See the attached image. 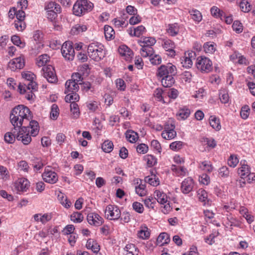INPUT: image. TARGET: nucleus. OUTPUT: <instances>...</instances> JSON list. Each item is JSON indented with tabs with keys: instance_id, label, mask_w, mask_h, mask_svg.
I'll use <instances>...</instances> for the list:
<instances>
[{
	"instance_id": "obj_1",
	"label": "nucleus",
	"mask_w": 255,
	"mask_h": 255,
	"mask_svg": "<svg viewBox=\"0 0 255 255\" xmlns=\"http://www.w3.org/2000/svg\"><path fill=\"white\" fill-rule=\"evenodd\" d=\"M30 110L23 105L14 108L10 115V121L15 130H20L24 126H29L32 120Z\"/></svg>"
},
{
	"instance_id": "obj_2",
	"label": "nucleus",
	"mask_w": 255,
	"mask_h": 255,
	"mask_svg": "<svg viewBox=\"0 0 255 255\" xmlns=\"http://www.w3.org/2000/svg\"><path fill=\"white\" fill-rule=\"evenodd\" d=\"M39 132L38 123L37 121L31 120L29 126H24L16 133V139L21 140L25 144H28L31 141V135L35 136Z\"/></svg>"
},
{
	"instance_id": "obj_3",
	"label": "nucleus",
	"mask_w": 255,
	"mask_h": 255,
	"mask_svg": "<svg viewBox=\"0 0 255 255\" xmlns=\"http://www.w3.org/2000/svg\"><path fill=\"white\" fill-rule=\"evenodd\" d=\"M22 76L24 79L23 84L19 83L18 86V90L21 94H23L26 91V88L29 90L32 89L34 91H37V84L33 81L35 76L30 72H26L22 73Z\"/></svg>"
},
{
	"instance_id": "obj_4",
	"label": "nucleus",
	"mask_w": 255,
	"mask_h": 255,
	"mask_svg": "<svg viewBox=\"0 0 255 255\" xmlns=\"http://www.w3.org/2000/svg\"><path fill=\"white\" fill-rule=\"evenodd\" d=\"M104 46L98 43H92L87 48V52L90 58L98 62L105 57V52L104 50Z\"/></svg>"
},
{
	"instance_id": "obj_5",
	"label": "nucleus",
	"mask_w": 255,
	"mask_h": 255,
	"mask_svg": "<svg viewBox=\"0 0 255 255\" xmlns=\"http://www.w3.org/2000/svg\"><path fill=\"white\" fill-rule=\"evenodd\" d=\"M93 6V3L87 0H77L73 5V12L75 15L80 16L91 11Z\"/></svg>"
},
{
	"instance_id": "obj_6",
	"label": "nucleus",
	"mask_w": 255,
	"mask_h": 255,
	"mask_svg": "<svg viewBox=\"0 0 255 255\" xmlns=\"http://www.w3.org/2000/svg\"><path fill=\"white\" fill-rule=\"evenodd\" d=\"M156 42L155 39L153 37H144L142 40L138 41V43L142 47L140 53L143 57L151 56L153 53V49L152 47Z\"/></svg>"
},
{
	"instance_id": "obj_7",
	"label": "nucleus",
	"mask_w": 255,
	"mask_h": 255,
	"mask_svg": "<svg viewBox=\"0 0 255 255\" xmlns=\"http://www.w3.org/2000/svg\"><path fill=\"white\" fill-rule=\"evenodd\" d=\"M240 186H242V184H245L246 182L251 183L253 181H255V175L251 173L250 168L249 165L244 163H240Z\"/></svg>"
},
{
	"instance_id": "obj_8",
	"label": "nucleus",
	"mask_w": 255,
	"mask_h": 255,
	"mask_svg": "<svg viewBox=\"0 0 255 255\" xmlns=\"http://www.w3.org/2000/svg\"><path fill=\"white\" fill-rule=\"evenodd\" d=\"M196 66L202 73H209L212 70V62L204 56L198 57L196 59Z\"/></svg>"
},
{
	"instance_id": "obj_9",
	"label": "nucleus",
	"mask_w": 255,
	"mask_h": 255,
	"mask_svg": "<svg viewBox=\"0 0 255 255\" xmlns=\"http://www.w3.org/2000/svg\"><path fill=\"white\" fill-rule=\"evenodd\" d=\"M177 69L175 66L172 63H168L166 65H162L158 67L157 76L160 78L165 77L170 75H176Z\"/></svg>"
},
{
	"instance_id": "obj_10",
	"label": "nucleus",
	"mask_w": 255,
	"mask_h": 255,
	"mask_svg": "<svg viewBox=\"0 0 255 255\" xmlns=\"http://www.w3.org/2000/svg\"><path fill=\"white\" fill-rule=\"evenodd\" d=\"M61 53L65 59L72 60L75 56V51L72 46V42L69 41L65 42L62 46Z\"/></svg>"
},
{
	"instance_id": "obj_11",
	"label": "nucleus",
	"mask_w": 255,
	"mask_h": 255,
	"mask_svg": "<svg viewBox=\"0 0 255 255\" xmlns=\"http://www.w3.org/2000/svg\"><path fill=\"white\" fill-rule=\"evenodd\" d=\"M121 215V211L117 206L109 205L106 208L105 215L110 220H118Z\"/></svg>"
},
{
	"instance_id": "obj_12",
	"label": "nucleus",
	"mask_w": 255,
	"mask_h": 255,
	"mask_svg": "<svg viewBox=\"0 0 255 255\" xmlns=\"http://www.w3.org/2000/svg\"><path fill=\"white\" fill-rule=\"evenodd\" d=\"M42 70L43 71L42 75L48 82L54 83L57 81V78L53 66L48 65L46 67H44L42 68Z\"/></svg>"
},
{
	"instance_id": "obj_13",
	"label": "nucleus",
	"mask_w": 255,
	"mask_h": 255,
	"mask_svg": "<svg viewBox=\"0 0 255 255\" xmlns=\"http://www.w3.org/2000/svg\"><path fill=\"white\" fill-rule=\"evenodd\" d=\"M43 179L47 183L50 184L55 183L58 181L57 173L51 170L50 166H47L42 174Z\"/></svg>"
},
{
	"instance_id": "obj_14",
	"label": "nucleus",
	"mask_w": 255,
	"mask_h": 255,
	"mask_svg": "<svg viewBox=\"0 0 255 255\" xmlns=\"http://www.w3.org/2000/svg\"><path fill=\"white\" fill-rule=\"evenodd\" d=\"M87 220L89 224L99 227L104 223L103 219L97 213L91 212L88 214Z\"/></svg>"
},
{
	"instance_id": "obj_15",
	"label": "nucleus",
	"mask_w": 255,
	"mask_h": 255,
	"mask_svg": "<svg viewBox=\"0 0 255 255\" xmlns=\"http://www.w3.org/2000/svg\"><path fill=\"white\" fill-rule=\"evenodd\" d=\"M29 186V182L24 178L18 179L14 185V188L17 192L26 191Z\"/></svg>"
},
{
	"instance_id": "obj_16",
	"label": "nucleus",
	"mask_w": 255,
	"mask_h": 255,
	"mask_svg": "<svg viewBox=\"0 0 255 255\" xmlns=\"http://www.w3.org/2000/svg\"><path fill=\"white\" fill-rule=\"evenodd\" d=\"M194 183L191 177L185 179L181 183V190L183 193L188 194L190 193L193 188Z\"/></svg>"
},
{
	"instance_id": "obj_17",
	"label": "nucleus",
	"mask_w": 255,
	"mask_h": 255,
	"mask_svg": "<svg viewBox=\"0 0 255 255\" xmlns=\"http://www.w3.org/2000/svg\"><path fill=\"white\" fill-rule=\"evenodd\" d=\"M24 66L23 58L19 57L12 59L8 64V68L11 71H15L16 69H21Z\"/></svg>"
},
{
	"instance_id": "obj_18",
	"label": "nucleus",
	"mask_w": 255,
	"mask_h": 255,
	"mask_svg": "<svg viewBox=\"0 0 255 255\" xmlns=\"http://www.w3.org/2000/svg\"><path fill=\"white\" fill-rule=\"evenodd\" d=\"M118 51L120 54L124 57L125 59L127 61H130L133 56V52L125 45L120 46Z\"/></svg>"
},
{
	"instance_id": "obj_19",
	"label": "nucleus",
	"mask_w": 255,
	"mask_h": 255,
	"mask_svg": "<svg viewBox=\"0 0 255 255\" xmlns=\"http://www.w3.org/2000/svg\"><path fill=\"white\" fill-rule=\"evenodd\" d=\"M162 46L164 49L169 52L168 55L172 57L175 55V52L174 48L175 47L174 42L169 39L164 40Z\"/></svg>"
},
{
	"instance_id": "obj_20",
	"label": "nucleus",
	"mask_w": 255,
	"mask_h": 255,
	"mask_svg": "<svg viewBox=\"0 0 255 255\" xmlns=\"http://www.w3.org/2000/svg\"><path fill=\"white\" fill-rule=\"evenodd\" d=\"M81 83H76L74 81L69 80L65 83V93L77 92L79 90V85Z\"/></svg>"
},
{
	"instance_id": "obj_21",
	"label": "nucleus",
	"mask_w": 255,
	"mask_h": 255,
	"mask_svg": "<svg viewBox=\"0 0 255 255\" xmlns=\"http://www.w3.org/2000/svg\"><path fill=\"white\" fill-rule=\"evenodd\" d=\"M175 75H170L162 78L161 82L162 85L164 87H171L175 82L173 76Z\"/></svg>"
},
{
	"instance_id": "obj_22",
	"label": "nucleus",
	"mask_w": 255,
	"mask_h": 255,
	"mask_svg": "<svg viewBox=\"0 0 255 255\" xmlns=\"http://www.w3.org/2000/svg\"><path fill=\"white\" fill-rule=\"evenodd\" d=\"M240 214L246 219L248 223L250 224L254 221V217L249 213L247 209L244 207H240Z\"/></svg>"
},
{
	"instance_id": "obj_23",
	"label": "nucleus",
	"mask_w": 255,
	"mask_h": 255,
	"mask_svg": "<svg viewBox=\"0 0 255 255\" xmlns=\"http://www.w3.org/2000/svg\"><path fill=\"white\" fill-rule=\"evenodd\" d=\"M154 194L157 201L161 204H164L167 202V196L165 193L159 190H156L154 192Z\"/></svg>"
},
{
	"instance_id": "obj_24",
	"label": "nucleus",
	"mask_w": 255,
	"mask_h": 255,
	"mask_svg": "<svg viewBox=\"0 0 255 255\" xmlns=\"http://www.w3.org/2000/svg\"><path fill=\"white\" fill-rule=\"evenodd\" d=\"M167 33L171 36H174L176 35L179 30V27L177 23L170 24L168 25L166 29Z\"/></svg>"
},
{
	"instance_id": "obj_25",
	"label": "nucleus",
	"mask_w": 255,
	"mask_h": 255,
	"mask_svg": "<svg viewBox=\"0 0 255 255\" xmlns=\"http://www.w3.org/2000/svg\"><path fill=\"white\" fill-rule=\"evenodd\" d=\"M145 181L153 186H157L160 183L158 178L152 172L151 176H148L145 178Z\"/></svg>"
},
{
	"instance_id": "obj_26",
	"label": "nucleus",
	"mask_w": 255,
	"mask_h": 255,
	"mask_svg": "<svg viewBox=\"0 0 255 255\" xmlns=\"http://www.w3.org/2000/svg\"><path fill=\"white\" fill-rule=\"evenodd\" d=\"M170 241L169 235L166 233L160 234L157 238V242L160 246L168 244Z\"/></svg>"
},
{
	"instance_id": "obj_27",
	"label": "nucleus",
	"mask_w": 255,
	"mask_h": 255,
	"mask_svg": "<svg viewBox=\"0 0 255 255\" xmlns=\"http://www.w3.org/2000/svg\"><path fill=\"white\" fill-rule=\"evenodd\" d=\"M18 130H12V132H7L5 134L4 140L5 142L8 143H12L14 142L15 138H16V133Z\"/></svg>"
},
{
	"instance_id": "obj_28",
	"label": "nucleus",
	"mask_w": 255,
	"mask_h": 255,
	"mask_svg": "<svg viewBox=\"0 0 255 255\" xmlns=\"http://www.w3.org/2000/svg\"><path fill=\"white\" fill-rule=\"evenodd\" d=\"M124 250L126 252V255H138L137 249L134 244L127 245Z\"/></svg>"
},
{
	"instance_id": "obj_29",
	"label": "nucleus",
	"mask_w": 255,
	"mask_h": 255,
	"mask_svg": "<svg viewBox=\"0 0 255 255\" xmlns=\"http://www.w3.org/2000/svg\"><path fill=\"white\" fill-rule=\"evenodd\" d=\"M47 11H61V6L54 1H51L48 2L45 7Z\"/></svg>"
},
{
	"instance_id": "obj_30",
	"label": "nucleus",
	"mask_w": 255,
	"mask_h": 255,
	"mask_svg": "<svg viewBox=\"0 0 255 255\" xmlns=\"http://www.w3.org/2000/svg\"><path fill=\"white\" fill-rule=\"evenodd\" d=\"M199 167L202 170L208 172H211L213 167L210 161H204L199 164Z\"/></svg>"
},
{
	"instance_id": "obj_31",
	"label": "nucleus",
	"mask_w": 255,
	"mask_h": 255,
	"mask_svg": "<svg viewBox=\"0 0 255 255\" xmlns=\"http://www.w3.org/2000/svg\"><path fill=\"white\" fill-rule=\"evenodd\" d=\"M67 95L65 98L66 102L72 103L78 101L79 100V96L76 92H71L66 93Z\"/></svg>"
},
{
	"instance_id": "obj_32",
	"label": "nucleus",
	"mask_w": 255,
	"mask_h": 255,
	"mask_svg": "<svg viewBox=\"0 0 255 255\" xmlns=\"http://www.w3.org/2000/svg\"><path fill=\"white\" fill-rule=\"evenodd\" d=\"M210 126L216 130H219L221 129V126L220 125V121L216 117L211 116L209 118Z\"/></svg>"
},
{
	"instance_id": "obj_33",
	"label": "nucleus",
	"mask_w": 255,
	"mask_h": 255,
	"mask_svg": "<svg viewBox=\"0 0 255 255\" xmlns=\"http://www.w3.org/2000/svg\"><path fill=\"white\" fill-rule=\"evenodd\" d=\"M145 28L143 25H140L134 28L133 33L132 34V30L130 29L129 34L132 36L139 37L145 32Z\"/></svg>"
},
{
	"instance_id": "obj_34",
	"label": "nucleus",
	"mask_w": 255,
	"mask_h": 255,
	"mask_svg": "<svg viewBox=\"0 0 255 255\" xmlns=\"http://www.w3.org/2000/svg\"><path fill=\"white\" fill-rule=\"evenodd\" d=\"M203 48L206 53L212 54L216 50V44L213 42H206L204 44Z\"/></svg>"
},
{
	"instance_id": "obj_35",
	"label": "nucleus",
	"mask_w": 255,
	"mask_h": 255,
	"mask_svg": "<svg viewBox=\"0 0 255 255\" xmlns=\"http://www.w3.org/2000/svg\"><path fill=\"white\" fill-rule=\"evenodd\" d=\"M190 114L189 109L186 108H183L179 110L176 115L181 120L187 119Z\"/></svg>"
},
{
	"instance_id": "obj_36",
	"label": "nucleus",
	"mask_w": 255,
	"mask_h": 255,
	"mask_svg": "<svg viewBox=\"0 0 255 255\" xmlns=\"http://www.w3.org/2000/svg\"><path fill=\"white\" fill-rule=\"evenodd\" d=\"M197 195L199 201L206 204L207 202H208V195L207 192L203 189H199L197 191Z\"/></svg>"
},
{
	"instance_id": "obj_37",
	"label": "nucleus",
	"mask_w": 255,
	"mask_h": 255,
	"mask_svg": "<svg viewBox=\"0 0 255 255\" xmlns=\"http://www.w3.org/2000/svg\"><path fill=\"white\" fill-rule=\"evenodd\" d=\"M126 137L128 140L131 143L136 142L138 137L137 133L132 130L127 131L126 132Z\"/></svg>"
},
{
	"instance_id": "obj_38",
	"label": "nucleus",
	"mask_w": 255,
	"mask_h": 255,
	"mask_svg": "<svg viewBox=\"0 0 255 255\" xmlns=\"http://www.w3.org/2000/svg\"><path fill=\"white\" fill-rule=\"evenodd\" d=\"M105 36L107 39H112L114 38L115 31L112 27L105 25L104 27Z\"/></svg>"
},
{
	"instance_id": "obj_39",
	"label": "nucleus",
	"mask_w": 255,
	"mask_h": 255,
	"mask_svg": "<svg viewBox=\"0 0 255 255\" xmlns=\"http://www.w3.org/2000/svg\"><path fill=\"white\" fill-rule=\"evenodd\" d=\"M169 131H163L161 133L162 137L167 140H170L176 136V131L174 130L170 129Z\"/></svg>"
},
{
	"instance_id": "obj_40",
	"label": "nucleus",
	"mask_w": 255,
	"mask_h": 255,
	"mask_svg": "<svg viewBox=\"0 0 255 255\" xmlns=\"http://www.w3.org/2000/svg\"><path fill=\"white\" fill-rule=\"evenodd\" d=\"M144 159L148 167H152L157 163V159L155 156L150 154L144 156Z\"/></svg>"
},
{
	"instance_id": "obj_41",
	"label": "nucleus",
	"mask_w": 255,
	"mask_h": 255,
	"mask_svg": "<svg viewBox=\"0 0 255 255\" xmlns=\"http://www.w3.org/2000/svg\"><path fill=\"white\" fill-rule=\"evenodd\" d=\"M114 147V144L110 140H106L105 141L102 145V148L103 150L107 153L111 152Z\"/></svg>"
},
{
	"instance_id": "obj_42",
	"label": "nucleus",
	"mask_w": 255,
	"mask_h": 255,
	"mask_svg": "<svg viewBox=\"0 0 255 255\" xmlns=\"http://www.w3.org/2000/svg\"><path fill=\"white\" fill-rule=\"evenodd\" d=\"M59 115V108L57 105L53 104L51 107L50 118L53 120L57 119Z\"/></svg>"
},
{
	"instance_id": "obj_43",
	"label": "nucleus",
	"mask_w": 255,
	"mask_h": 255,
	"mask_svg": "<svg viewBox=\"0 0 255 255\" xmlns=\"http://www.w3.org/2000/svg\"><path fill=\"white\" fill-rule=\"evenodd\" d=\"M49 56L47 54H43L38 57L36 64L39 67H41L44 65L48 61Z\"/></svg>"
},
{
	"instance_id": "obj_44",
	"label": "nucleus",
	"mask_w": 255,
	"mask_h": 255,
	"mask_svg": "<svg viewBox=\"0 0 255 255\" xmlns=\"http://www.w3.org/2000/svg\"><path fill=\"white\" fill-rule=\"evenodd\" d=\"M58 198L60 201V203L66 208H68L70 207L71 203L68 200L66 197L62 193H60L58 195Z\"/></svg>"
},
{
	"instance_id": "obj_45",
	"label": "nucleus",
	"mask_w": 255,
	"mask_h": 255,
	"mask_svg": "<svg viewBox=\"0 0 255 255\" xmlns=\"http://www.w3.org/2000/svg\"><path fill=\"white\" fill-rule=\"evenodd\" d=\"M172 171L176 172L179 175L184 176L186 175L187 172V169L183 166H176L175 165H173L172 166Z\"/></svg>"
},
{
	"instance_id": "obj_46",
	"label": "nucleus",
	"mask_w": 255,
	"mask_h": 255,
	"mask_svg": "<svg viewBox=\"0 0 255 255\" xmlns=\"http://www.w3.org/2000/svg\"><path fill=\"white\" fill-rule=\"evenodd\" d=\"M40 214V222L43 224H45L47 222L50 221L52 218V214L51 213H47L44 214Z\"/></svg>"
},
{
	"instance_id": "obj_47",
	"label": "nucleus",
	"mask_w": 255,
	"mask_h": 255,
	"mask_svg": "<svg viewBox=\"0 0 255 255\" xmlns=\"http://www.w3.org/2000/svg\"><path fill=\"white\" fill-rule=\"evenodd\" d=\"M83 216L79 212H74L71 216V220L75 223H80L83 220Z\"/></svg>"
},
{
	"instance_id": "obj_48",
	"label": "nucleus",
	"mask_w": 255,
	"mask_h": 255,
	"mask_svg": "<svg viewBox=\"0 0 255 255\" xmlns=\"http://www.w3.org/2000/svg\"><path fill=\"white\" fill-rule=\"evenodd\" d=\"M239 160L237 155H231L228 160V164L230 167H235L239 163Z\"/></svg>"
},
{
	"instance_id": "obj_49",
	"label": "nucleus",
	"mask_w": 255,
	"mask_h": 255,
	"mask_svg": "<svg viewBox=\"0 0 255 255\" xmlns=\"http://www.w3.org/2000/svg\"><path fill=\"white\" fill-rule=\"evenodd\" d=\"M149 57V61L153 65H159L161 63V57L160 56L157 54H155L153 55V54Z\"/></svg>"
},
{
	"instance_id": "obj_50",
	"label": "nucleus",
	"mask_w": 255,
	"mask_h": 255,
	"mask_svg": "<svg viewBox=\"0 0 255 255\" xmlns=\"http://www.w3.org/2000/svg\"><path fill=\"white\" fill-rule=\"evenodd\" d=\"M155 200L156 198H153L152 197L150 196L144 200V203L146 207L153 209L154 204L156 203Z\"/></svg>"
},
{
	"instance_id": "obj_51",
	"label": "nucleus",
	"mask_w": 255,
	"mask_h": 255,
	"mask_svg": "<svg viewBox=\"0 0 255 255\" xmlns=\"http://www.w3.org/2000/svg\"><path fill=\"white\" fill-rule=\"evenodd\" d=\"M135 192L140 196H143L145 195L146 191L145 185L140 183L138 186H136Z\"/></svg>"
},
{
	"instance_id": "obj_52",
	"label": "nucleus",
	"mask_w": 255,
	"mask_h": 255,
	"mask_svg": "<svg viewBox=\"0 0 255 255\" xmlns=\"http://www.w3.org/2000/svg\"><path fill=\"white\" fill-rule=\"evenodd\" d=\"M188 57L186 56L183 57V59L182 60L181 62L183 67L185 68H190L193 64L192 61L189 56V54H188Z\"/></svg>"
},
{
	"instance_id": "obj_53",
	"label": "nucleus",
	"mask_w": 255,
	"mask_h": 255,
	"mask_svg": "<svg viewBox=\"0 0 255 255\" xmlns=\"http://www.w3.org/2000/svg\"><path fill=\"white\" fill-rule=\"evenodd\" d=\"M11 40L14 45L18 46L21 48L25 46V43L22 42L19 37L17 35H13L11 38Z\"/></svg>"
},
{
	"instance_id": "obj_54",
	"label": "nucleus",
	"mask_w": 255,
	"mask_h": 255,
	"mask_svg": "<svg viewBox=\"0 0 255 255\" xmlns=\"http://www.w3.org/2000/svg\"><path fill=\"white\" fill-rule=\"evenodd\" d=\"M240 9L244 12H248L251 9V5L247 1H242L240 2Z\"/></svg>"
},
{
	"instance_id": "obj_55",
	"label": "nucleus",
	"mask_w": 255,
	"mask_h": 255,
	"mask_svg": "<svg viewBox=\"0 0 255 255\" xmlns=\"http://www.w3.org/2000/svg\"><path fill=\"white\" fill-rule=\"evenodd\" d=\"M219 97L221 102L226 104L228 102L229 97L228 94L224 90H222L219 93Z\"/></svg>"
},
{
	"instance_id": "obj_56",
	"label": "nucleus",
	"mask_w": 255,
	"mask_h": 255,
	"mask_svg": "<svg viewBox=\"0 0 255 255\" xmlns=\"http://www.w3.org/2000/svg\"><path fill=\"white\" fill-rule=\"evenodd\" d=\"M250 108L248 106L246 105L242 108L240 111V116L243 119H246L248 118L250 112Z\"/></svg>"
},
{
	"instance_id": "obj_57",
	"label": "nucleus",
	"mask_w": 255,
	"mask_h": 255,
	"mask_svg": "<svg viewBox=\"0 0 255 255\" xmlns=\"http://www.w3.org/2000/svg\"><path fill=\"white\" fill-rule=\"evenodd\" d=\"M133 210L138 213H142L144 211V207L142 204L138 202H134L132 204Z\"/></svg>"
},
{
	"instance_id": "obj_58",
	"label": "nucleus",
	"mask_w": 255,
	"mask_h": 255,
	"mask_svg": "<svg viewBox=\"0 0 255 255\" xmlns=\"http://www.w3.org/2000/svg\"><path fill=\"white\" fill-rule=\"evenodd\" d=\"M70 109L71 112L73 113L74 117L76 118L79 116L80 113L78 106L75 102H72L70 104Z\"/></svg>"
},
{
	"instance_id": "obj_59",
	"label": "nucleus",
	"mask_w": 255,
	"mask_h": 255,
	"mask_svg": "<svg viewBox=\"0 0 255 255\" xmlns=\"http://www.w3.org/2000/svg\"><path fill=\"white\" fill-rule=\"evenodd\" d=\"M192 18L196 21L199 22L202 19V15L199 11L197 10H192L191 13Z\"/></svg>"
},
{
	"instance_id": "obj_60",
	"label": "nucleus",
	"mask_w": 255,
	"mask_h": 255,
	"mask_svg": "<svg viewBox=\"0 0 255 255\" xmlns=\"http://www.w3.org/2000/svg\"><path fill=\"white\" fill-rule=\"evenodd\" d=\"M183 142L180 141H177L172 142L170 145V148L173 150H178L182 148Z\"/></svg>"
},
{
	"instance_id": "obj_61",
	"label": "nucleus",
	"mask_w": 255,
	"mask_h": 255,
	"mask_svg": "<svg viewBox=\"0 0 255 255\" xmlns=\"http://www.w3.org/2000/svg\"><path fill=\"white\" fill-rule=\"evenodd\" d=\"M148 146L144 143L139 144L136 147V151L138 153L140 154H144L148 151Z\"/></svg>"
},
{
	"instance_id": "obj_62",
	"label": "nucleus",
	"mask_w": 255,
	"mask_h": 255,
	"mask_svg": "<svg viewBox=\"0 0 255 255\" xmlns=\"http://www.w3.org/2000/svg\"><path fill=\"white\" fill-rule=\"evenodd\" d=\"M14 26L17 30L21 31L25 28V24L24 20H15Z\"/></svg>"
},
{
	"instance_id": "obj_63",
	"label": "nucleus",
	"mask_w": 255,
	"mask_h": 255,
	"mask_svg": "<svg viewBox=\"0 0 255 255\" xmlns=\"http://www.w3.org/2000/svg\"><path fill=\"white\" fill-rule=\"evenodd\" d=\"M211 12L213 16L220 17L221 18L223 16V11H221L220 9L216 6H213L211 8Z\"/></svg>"
},
{
	"instance_id": "obj_64",
	"label": "nucleus",
	"mask_w": 255,
	"mask_h": 255,
	"mask_svg": "<svg viewBox=\"0 0 255 255\" xmlns=\"http://www.w3.org/2000/svg\"><path fill=\"white\" fill-rule=\"evenodd\" d=\"M219 174L222 177H227L229 175V171L227 166H223L219 170Z\"/></svg>"
}]
</instances>
